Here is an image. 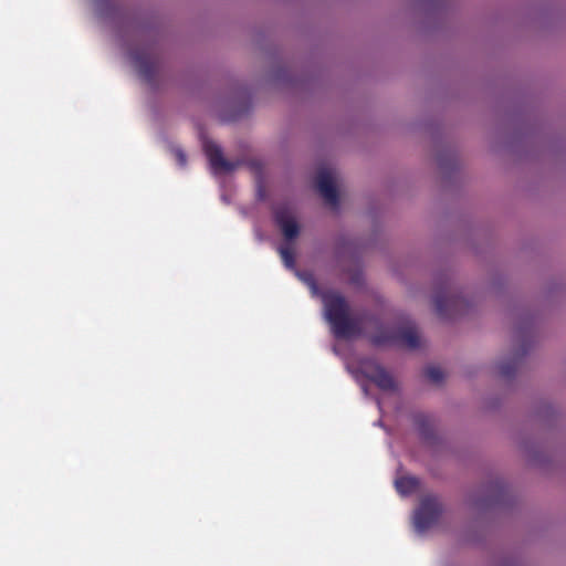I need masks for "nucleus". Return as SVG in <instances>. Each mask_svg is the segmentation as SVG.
I'll list each match as a JSON object with an SVG mask.
<instances>
[{"label": "nucleus", "mask_w": 566, "mask_h": 566, "mask_svg": "<svg viewBox=\"0 0 566 566\" xmlns=\"http://www.w3.org/2000/svg\"><path fill=\"white\" fill-rule=\"evenodd\" d=\"M316 187L324 201L336 208L339 202L338 192L334 184L332 172L321 170L316 177Z\"/></svg>", "instance_id": "1a4fd4ad"}, {"label": "nucleus", "mask_w": 566, "mask_h": 566, "mask_svg": "<svg viewBox=\"0 0 566 566\" xmlns=\"http://www.w3.org/2000/svg\"><path fill=\"white\" fill-rule=\"evenodd\" d=\"M174 155L180 167H185L187 165V156L181 149H175Z\"/></svg>", "instance_id": "2eb2a0df"}, {"label": "nucleus", "mask_w": 566, "mask_h": 566, "mask_svg": "<svg viewBox=\"0 0 566 566\" xmlns=\"http://www.w3.org/2000/svg\"><path fill=\"white\" fill-rule=\"evenodd\" d=\"M442 506L436 496H424L413 515V525L417 532L422 533L437 523Z\"/></svg>", "instance_id": "7ed1b4c3"}, {"label": "nucleus", "mask_w": 566, "mask_h": 566, "mask_svg": "<svg viewBox=\"0 0 566 566\" xmlns=\"http://www.w3.org/2000/svg\"><path fill=\"white\" fill-rule=\"evenodd\" d=\"M374 346L398 345L408 349H416L420 345V337L413 322H407L398 328L380 326L370 336Z\"/></svg>", "instance_id": "f03ea898"}, {"label": "nucleus", "mask_w": 566, "mask_h": 566, "mask_svg": "<svg viewBox=\"0 0 566 566\" xmlns=\"http://www.w3.org/2000/svg\"><path fill=\"white\" fill-rule=\"evenodd\" d=\"M424 376L433 384H439L443 380L444 374L442 369L438 366H428L424 369Z\"/></svg>", "instance_id": "4468645a"}, {"label": "nucleus", "mask_w": 566, "mask_h": 566, "mask_svg": "<svg viewBox=\"0 0 566 566\" xmlns=\"http://www.w3.org/2000/svg\"><path fill=\"white\" fill-rule=\"evenodd\" d=\"M325 316L337 338H349L361 333V319L350 316L345 297L335 291L322 296Z\"/></svg>", "instance_id": "f257e3e1"}, {"label": "nucleus", "mask_w": 566, "mask_h": 566, "mask_svg": "<svg viewBox=\"0 0 566 566\" xmlns=\"http://www.w3.org/2000/svg\"><path fill=\"white\" fill-rule=\"evenodd\" d=\"M396 489L400 494H411L419 486V480L415 476H401L395 482Z\"/></svg>", "instance_id": "9b49d317"}, {"label": "nucleus", "mask_w": 566, "mask_h": 566, "mask_svg": "<svg viewBox=\"0 0 566 566\" xmlns=\"http://www.w3.org/2000/svg\"><path fill=\"white\" fill-rule=\"evenodd\" d=\"M130 56L140 77L151 84L158 71V59L149 50L132 51Z\"/></svg>", "instance_id": "423d86ee"}, {"label": "nucleus", "mask_w": 566, "mask_h": 566, "mask_svg": "<svg viewBox=\"0 0 566 566\" xmlns=\"http://www.w3.org/2000/svg\"><path fill=\"white\" fill-rule=\"evenodd\" d=\"M415 423L424 440H431L433 438V421L431 417L424 413H418L415 416Z\"/></svg>", "instance_id": "9d476101"}, {"label": "nucleus", "mask_w": 566, "mask_h": 566, "mask_svg": "<svg viewBox=\"0 0 566 566\" xmlns=\"http://www.w3.org/2000/svg\"><path fill=\"white\" fill-rule=\"evenodd\" d=\"M360 371L365 378L374 382L380 390L395 391L397 389L395 378L376 360H365L361 364Z\"/></svg>", "instance_id": "20e7f679"}, {"label": "nucleus", "mask_w": 566, "mask_h": 566, "mask_svg": "<svg viewBox=\"0 0 566 566\" xmlns=\"http://www.w3.org/2000/svg\"><path fill=\"white\" fill-rule=\"evenodd\" d=\"M518 366V360L516 358H512L499 364V374L504 378H511Z\"/></svg>", "instance_id": "f8f14e48"}, {"label": "nucleus", "mask_w": 566, "mask_h": 566, "mask_svg": "<svg viewBox=\"0 0 566 566\" xmlns=\"http://www.w3.org/2000/svg\"><path fill=\"white\" fill-rule=\"evenodd\" d=\"M205 153L209 159L212 170L216 174L230 172L235 169L237 163H232L223 157L221 147L212 140L203 143Z\"/></svg>", "instance_id": "6e6552de"}, {"label": "nucleus", "mask_w": 566, "mask_h": 566, "mask_svg": "<svg viewBox=\"0 0 566 566\" xmlns=\"http://www.w3.org/2000/svg\"><path fill=\"white\" fill-rule=\"evenodd\" d=\"M279 253L282 258V261L284 263V265L287 268V269H294L295 266V253H294V250L291 245L286 244V245H281L279 248Z\"/></svg>", "instance_id": "ddd939ff"}, {"label": "nucleus", "mask_w": 566, "mask_h": 566, "mask_svg": "<svg viewBox=\"0 0 566 566\" xmlns=\"http://www.w3.org/2000/svg\"><path fill=\"white\" fill-rule=\"evenodd\" d=\"M436 313L442 318H451L461 311L464 300L451 293L449 287L440 290L433 297Z\"/></svg>", "instance_id": "39448f33"}, {"label": "nucleus", "mask_w": 566, "mask_h": 566, "mask_svg": "<svg viewBox=\"0 0 566 566\" xmlns=\"http://www.w3.org/2000/svg\"><path fill=\"white\" fill-rule=\"evenodd\" d=\"M276 226L286 241L295 240L300 234V226L287 206H279L273 211Z\"/></svg>", "instance_id": "0eeeda50"}]
</instances>
